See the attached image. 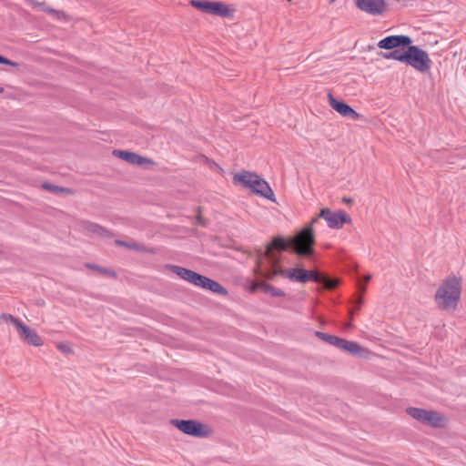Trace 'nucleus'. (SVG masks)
I'll return each mask as SVG.
<instances>
[{
  "label": "nucleus",
  "mask_w": 466,
  "mask_h": 466,
  "mask_svg": "<svg viewBox=\"0 0 466 466\" xmlns=\"http://www.w3.org/2000/svg\"><path fill=\"white\" fill-rule=\"evenodd\" d=\"M413 40L406 35H389L377 44L384 50H392L384 56L387 59H393L410 66L420 74H427L432 67V60L429 53L418 46L412 45Z\"/></svg>",
  "instance_id": "f257e3e1"
},
{
  "label": "nucleus",
  "mask_w": 466,
  "mask_h": 466,
  "mask_svg": "<svg viewBox=\"0 0 466 466\" xmlns=\"http://www.w3.org/2000/svg\"><path fill=\"white\" fill-rule=\"evenodd\" d=\"M266 266L273 267V270L262 276L268 280H274L278 277L286 278L293 282L306 283L309 280L315 281L317 283H320L323 285V288L329 290H332L336 289L339 283V279H329L328 276L316 271V270H307L300 267H294L285 268L283 265H272V261L268 263V260L264 262Z\"/></svg>",
  "instance_id": "f03ea898"
},
{
  "label": "nucleus",
  "mask_w": 466,
  "mask_h": 466,
  "mask_svg": "<svg viewBox=\"0 0 466 466\" xmlns=\"http://www.w3.org/2000/svg\"><path fill=\"white\" fill-rule=\"evenodd\" d=\"M463 289V280L461 276L451 274L442 279L433 296L436 307L441 311L457 310Z\"/></svg>",
  "instance_id": "7ed1b4c3"
},
{
  "label": "nucleus",
  "mask_w": 466,
  "mask_h": 466,
  "mask_svg": "<svg viewBox=\"0 0 466 466\" xmlns=\"http://www.w3.org/2000/svg\"><path fill=\"white\" fill-rule=\"evenodd\" d=\"M290 250L291 251V237L284 238L278 236L273 238L270 243L266 247L264 252L259 251L256 258V266L254 268V273L259 277L266 275L267 273L273 270V267L266 266L264 262L268 260L269 262H276L277 265H282V255L281 251Z\"/></svg>",
  "instance_id": "20e7f679"
},
{
  "label": "nucleus",
  "mask_w": 466,
  "mask_h": 466,
  "mask_svg": "<svg viewBox=\"0 0 466 466\" xmlns=\"http://www.w3.org/2000/svg\"><path fill=\"white\" fill-rule=\"evenodd\" d=\"M165 268L166 270L177 275L180 279L190 283L195 287L210 290L211 292L218 295H228V290L221 284L191 269L173 264H167Z\"/></svg>",
  "instance_id": "39448f33"
},
{
  "label": "nucleus",
  "mask_w": 466,
  "mask_h": 466,
  "mask_svg": "<svg viewBox=\"0 0 466 466\" xmlns=\"http://www.w3.org/2000/svg\"><path fill=\"white\" fill-rule=\"evenodd\" d=\"M233 182L251 189L253 193L262 198L276 202L275 194L268 183L256 173L242 170L234 174Z\"/></svg>",
  "instance_id": "423d86ee"
},
{
  "label": "nucleus",
  "mask_w": 466,
  "mask_h": 466,
  "mask_svg": "<svg viewBox=\"0 0 466 466\" xmlns=\"http://www.w3.org/2000/svg\"><path fill=\"white\" fill-rule=\"evenodd\" d=\"M406 413L420 424L433 429H446L451 423L448 416L435 410L409 407Z\"/></svg>",
  "instance_id": "0eeeda50"
},
{
  "label": "nucleus",
  "mask_w": 466,
  "mask_h": 466,
  "mask_svg": "<svg viewBox=\"0 0 466 466\" xmlns=\"http://www.w3.org/2000/svg\"><path fill=\"white\" fill-rule=\"evenodd\" d=\"M315 232L310 227H304L291 237V252L299 258H310L315 253Z\"/></svg>",
  "instance_id": "6e6552de"
},
{
  "label": "nucleus",
  "mask_w": 466,
  "mask_h": 466,
  "mask_svg": "<svg viewBox=\"0 0 466 466\" xmlns=\"http://www.w3.org/2000/svg\"><path fill=\"white\" fill-rule=\"evenodd\" d=\"M169 424L181 433L195 438H209L214 434V429L206 422L198 420L171 419Z\"/></svg>",
  "instance_id": "1a4fd4ad"
},
{
  "label": "nucleus",
  "mask_w": 466,
  "mask_h": 466,
  "mask_svg": "<svg viewBox=\"0 0 466 466\" xmlns=\"http://www.w3.org/2000/svg\"><path fill=\"white\" fill-rule=\"evenodd\" d=\"M190 5L206 14L222 18L232 19L236 13V8L233 5L220 1L191 0Z\"/></svg>",
  "instance_id": "9d476101"
},
{
  "label": "nucleus",
  "mask_w": 466,
  "mask_h": 466,
  "mask_svg": "<svg viewBox=\"0 0 466 466\" xmlns=\"http://www.w3.org/2000/svg\"><path fill=\"white\" fill-rule=\"evenodd\" d=\"M112 154L114 157L122 159L132 166L147 170L153 169L157 166V162L153 158L141 156L136 152L115 149Z\"/></svg>",
  "instance_id": "9b49d317"
},
{
  "label": "nucleus",
  "mask_w": 466,
  "mask_h": 466,
  "mask_svg": "<svg viewBox=\"0 0 466 466\" xmlns=\"http://www.w3.org/2000/svg\"><path fill=\"white\" fill-rule=\"evenodd\" d=\"M319 218H324L328 226L331 228L339 229L341 228L344 224H352L351 218L342 209L332 211L328 208H324L320 210Z\"/></svg>",
  "instance_id": "f8f14e48"
},
{
  "label": "nucleus",
  "mask_w": 466,
  "mask_h": 466,
  "mask_svg": "<svg viewBox=\"0 0 466 466\" xmlns=\"http://www.w3.org/2000/svg\"><path fill=\"white\" fill-rule=\"evenodd\" d=\"M355 5L361 12L373 16L383 15L389 10L385 0H355Z\"/></svg>",
  "instance_id": "ddd939ff"
},
{
  "label": "nucleus",
  "mask_w": 466,
  "mask_h": 466,
  "mask_svg": "<svg viewBox=\"0 0 466 466\" xmlns=\"http://www.w3.org/2000/svg\"><path fill=\"white\" fill-rule=\"evenodd\" d=\"M335 347L360 359L367 360L371 357V351L356 341L347 340L338 337Z\"/></svg>",
  "instance_id": "4468645a"
},
{
  "label": "nucleus",
  "mask_w": 466,
  "mask_h": 466,
  "mask_svg": "<svg viewBox=\"0 0 466 466\" xmlns=\"http://www.w3.org/2000/svg\"><path fill=\"white\" fill-rule=\"evenodd\" d=\"M15 329L21 341L34 347H41L44 344V339L37 331L22 321Z\"/></svg>",
  "instance_id": "2eb2a0df"
},
{
  "label": "nucleus",
  "mask_w": 466,
  "mask_h": 466,
  "mask_svg": "<svg viewBox=\"0 0 466 466\" xmlns=\"http://www.w3.org/2000/svg\"><path fill=\"white\" fill-rule=\"evenodd\" d=\"M328 102L329 106L343 117L358 120L361 116L360 114L355 111L350 105L335 98L331 93L328 94Z\"/></svg>",
  "instance_id": "dca6fc26"
},
{
  "label": "nucleus",
  "mask_w": 466,
  "mask_h": 466,
  "mask_svg": "<svg viewBox=\"0 0 466 466\" xmlns=\"http://www.w3.org/2000/svg\"><path fill=\"white\" fill-rule=\"evenodd\" d=\"M84 232L89 236L98 237L101 238H110L113 233L106 228L94 222L84 221L82 223Z\"/></svg>",
  "instance_id": "f3484780"
},
{
  "label": "nucleus",
  "mask_w": 466,
  "mask_h": 466,
  "mask_svg": "<svg viewBox=\"0 0 466 466\" xmlns=\"http://www.w3.org/2000/svg\"><path fill=\"white\" fill-rule=\"evenodd\" d=\"M115 244L117 246L125 247L128 249L135 250L137 252L149 254V255H156L157 252V249L152 247H147L145 245H142L137 241L131 240V241H123L116 239L115 241Z\"/></svg>",
  "instance_id": "a211bd4d"
},
{
  "label": "nucleus",
  "mask_w": 466,
  "mask_h": 466,
  "mask_svg": "<svg viewBox=\"0 0 466 466\" xmlns=\"http://www.w3.org/2000/svg\"><path fill=\"white\" fill-rule=\"evenodd\" d=\"M258 289L269 293L273 297H286V292L280 289L275 288L265 281H253L250 285V291L255 292Z\"/></svg>",
  "instance_id": "6ab92c4d"
},
{
  "label": "nucleus",
  "mask_w": 466,
  "mask_h": 466,
  "mask_svg": "<svg viewBox=\"0 0 466 466\" xmlns=\"http://www.w3.org/2000/svg\"><path fill=\"white\" fill-rule=\"evenodd\" d=\"M26 3L33 7H40L45 12L53 15L57 19H67L68 16L64 11H59L49 6L46 1L25 0Z\"/></svg>",
  "instance_id": "aec40b11"
},
{
  "label": "nucleus",
  "mask_w": 466,
  "mask_h": 466,
  "mask_svg": "<svg viewBox=\"0 0 466 466\" xmlns=\"http://www.w3.org/2000/svg\"><path fill=\"white\" fill-rule=\"evenodd\" d=\"M85 267L89 268V269L97 271L101 275H104V276H106V277H109V278H112V279H116L117 278V273L114 269H112V268L100 267V266H98L96 264H93V263H86L85 265Z\"/></svg>",
  "instance_id": "412c9836"
},
{
  "label": "nucleus",
  "mask_w": 466,
  "mask_h": 466,
  "mask_svg": "<svg viewBox=\"0 0 466 466\" xmlns=\"http://www.w3.org/2000/svg\"><path fill=\"white\" fill-rule=\"evenodd\" d=\"M56 347L60 352L66 355L74 354V346L70 342L60 341L56 343Z\"/></svg>",
  "instance_id": "4be33fe9"
},
{
  "label": "nucleus",
  "mask_w": 466,
  "mask_h": 466,
  "mask_svg": "<svg viewBox=\"0 0 466 466\" xmlns=\"http://www.w3.org/2000/svg\"><path fill=\"white\" fill-rule=\"evenodd\" d=\"M42 188L47 190V191H50V192H54V193H70V190L68 188H66V187H57L56 185H53L51 183H47V182H45L42 184Z\"/></svg>",
  "instance_id": "5701e85b"
},
{
  "label": "nucleus",
  "mask_w": 466,
  "mask_h": 466,
  "mask_svg": "<svg viewBox=\"0 0 466 466\" xmlns=\"http://www.w3.org/2000/svg\"><path fill=\"white\" fill-rule=\"evenodd\" d=\"M315 336L333 346H335L338 339L337 336L329 335L321 331H316Z\"/></svg>",
  "instance_id": "b1692460"
},
{
  "label": "nucleus",
  "mask_w": 466,
  "mask_h": 466,
  "mask_svg": "<svg viewBox=\"0 0 466 466\" xmlns=\"http://www.w3.org/2000/svg\"><path fill=\"white\" fill-rule=\"evenodd\" d=\"M0 321L11 323L15 326V328H16L21 320L11 314L3 313L0 315Z\"/></svg>",
  "instance_id": "393cba45"
},
{
  "label": "nucleus",
  "mask_w": 466,
  "mask_h": 466,
  "mask_svg": "<svg viewBox=\"0 0 466 466\" xmlns=\"http://www.w3.org/2000/svg\"><path fill=\"white\" fill-rule=\"evenodd\" d=\"M0 64L10 66L13 67H18V63L9 60L8 58L0 56Z\"/></svg>",
  "instance_id": "a878e982"
},
{
  "label": "nucleus",
  "mask_w": 466,
  "mask_h": 466,
  "mask_svg": "<svg viewBox=\"0 0 466 466\" xmlns=\"http://www.w3.org/2000/svg\"><path fill=\"white\" fill-rule=\"evenodd\" d=\"M197 222H198V224H199V225H202V226H204V225H205V220H204V218H203V217H202V215H201V210H200V208H198Z\"/></svg>",
  "instance_id": "bb28decb"
},
{
  "label": "nucleus",
  "mask_w": 466,
  "mask_h": 466,
  "mask_svg": "<svg viewBox=\"0 0 466 466\" xmlns=\"http://www.w3.org/2000/svg\"><path fill=\"white\" fill-rule=\"evenodd\" d=\"M319 218V215H318L316 218H312L311 221L306 227H310L311 229L314 231V225L318 221Z\"/></svg>",
  "instance_id": "cd10ccee"
},
{
  "label": "nucleus",
  "mask_w": 466,
  "mask_h": 466,
  "mask_svg": "<svg viewBox=\"0 0 466 466\" xmlns=\"http://www.w3.org/2000/svg\"><path fill=\"white\" fill-rule=\"evenodd\" d=\"M359 289L361 293L366 291V286L364 284L358 283Z\"/></svg>",
  "instance_id": "c85d7f7f"
},
{
  "label": "nucleus",
  "mask_w": 466,
  "mask_h": 466,
  "mask_svg": "<svg viewBox=\"0 0 466 466\" xmlns=\"http://www.w3.org/2000/svg\"><path fill=\"white\" fill-rule=\"evenodd\" d=\"M362 303H363V297L360 295L359 298H357L356 304L360 306Z\"/></svg>",
  "instance_id": "c756f323"
},
{
  "label": "nucleus",
  "mask_w": 466,
  "mask_h": 466,
  "mask_svg": "<svg viewBox=\"0 0 466 466\" xmlns=\"http://www.w3.org/2000/svg\"><path fill=\"white\" fill-rule=\"evenodd\" d=\"M371 279V275L368 274V275H365L363 277V281L366 283V282H369L370 280Z\"/></svg>",
  "instance_id": "7c9ffc66"
},
{
  "label": "nucleus",
  "mask_w": 466,
  "mask_h": 466,
  "mask_svg": "<svg viewBox=\"0 0 466 466\" xmlns=\"http://www.w3.org/2000/svg\"><path fill=\"white\" fill-rule=\"evenodd\" d=\"M345 328H346V329H352L351 321H350L349 323H347V324H346V326H345Z\"/></svg>",
  "instance_id": "2f4dec72"
},
{
  "label": "nucleus",
  "mask_w": 466,
  "mask_h": 466,
  "mask_svg": "<svg viewBox=\"0 0 466 466\" xmlns=\"http://www.w3.org/2000/svg\"><path fill=\"white\" fill-rule=\"evenodd\" d=\"M343 201L348 204L352 203V200L350 198H344Z\"/></svg>",
  "instance_id": "473e14b6"
},
{
  "label": "nucleus",
  "mask_w": 466,
  "mask_h": 466,
  "mask_svg": "<svg viewBox=\"0 0 466 466\" xmlns=\"http://www.w3.org/2000/svg\"><path fill=\"white\" fill-rule=\"evenodd\" d=\"M350 321H352V319H353V312H352V311H350Z\"/></svg>",
  "instance_id": "72a5a7b5"
},
{
  "label": "nucleus",
  "mask_w": 466,
  "mask_h": 466,
  "mask_svg": "<svg viewBox=\"0 0 466 466\" xmlns=\"http://www.w3.org/2000/svg\"><path fill=\"white\" fill-rule=\"evenodd\" d=\"M4 93V88L0 86V94Z\"/></svg>",
  "instance_id": "f704fd0d"
}]
</instances>
